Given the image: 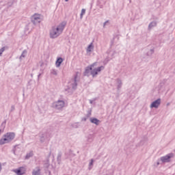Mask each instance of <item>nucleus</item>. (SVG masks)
I'll list each match as a JSON object with an SVG mask.
<instances>
[{"label":"nucleus","instance_id":"b1692460","mask_svg":"<svg viewBox=\"0 0 175 175\" xmlns=\"http://www.w3.org/2000/svg\"><path fill=\"white\" fill-rule=\"evenodd\" d=\"M114 54H116V52L114 51H111L109 52V55H111V57H114Z\"/></svg>","mask_w":175,"mask_h":175},{"label":"nucleus","instance_id":"412c9836","mask_svg":"<svg viewBox=\"0 0 175 175\" xmlns=\"http://www.w3.org/2000/svg\"><path fill=\"white\" fill-rule=\"evenodd\" d=\"M94 140V136L92 135H88V141L92 142Z\"/></svg>","mask_w":175,"mask_h":175},{"label":"nucleus","instance_id":"4be33fe9","mask_svg":"<svg viewBox=\"0 0 175 175\" xmlns=\"http://www.w3.org/2000/svg\"><path fill=\"white\" fill-rule=\"evenodd\" d=\"M33 155V153L32 152H30L26 155V159H29V158H31V157H32Z\"/></svg>","mask_w":175,"mask_h":175},{"label":"nucleus","instance_id":"2f4dec72","mask_svg":"<svg viewBox=\"0 0 175 175\" xmlns=\"http://www.w3.org/2000/svg\"><path fill=\"white\" fill-rule=\"evenodd\" d=\"M12 109L14 110V106H12Z\"/></svg>","mask_w":175,"mask_h":175},{"label":"nucleus","instance_id":"0eeeda50","mask_svg":"<svg viewBox=\"0 0 175 175\" xmlns=\"http://www.w3.org/2000/svg\"><path fill=\"white\" fill-rule=\"evenodd\" d=\"M52 106L57 110H61V109H64V107H65V101L63 100H58L57 101L54 102L52 104Z\"/></svg>","mask_w":175,"mask_h":175},{"label":"nucleus","instance_id":"9d476101","mask_svg":"<svg viewBox=\"0 0 175 175\" xmlns=\"http://www.w3.org/2000/svg\"><path fill=\"white\" fill-rule=\"evenodd\" d=\"M13 172L17 175L25 174V168L24 167H21L18 169L13 170Z\"/></svg>","mask_w":175,"mask_h":175},{"label":"nucleus","instance_id":"f8f14e48","mask_svg":"<svg viewBox=\"0 0 175 175\" xmlns=\"http://www.w3.org/2000/svg\"><path fill=\"white\" fill-rule=\"evenodd\" d=\"M115 85L118 91H120L122 87V81L120 79H117L115 81Z\"/></svg>","mask_w":175,"mask_h":175},{"label":"nucleus","instance_id":"aec40b11","mask_svg":"<svg viewBox=\"0 0 175 175\" xmlns=\"http://www.w3.org/2000/svg\"><path fill=\"white\" fill-rule=\"evenodd\" d=\"M84 14H85V9L83 8V9L81 10V14H80V18H81V20H82L83 16H84Z\"/></svg>","mask_w":175,"mask_h":175},{"label":"nucleus","instance_id":"c9c22d12","mask_svg":"<svg viewBox=\"0 0 175 175\" xmlns=\"http://www.w3.org/2000/svg\"><path fill=\"white\" fill-rule=\"evenodd\" d=\"M41 142H43V139H41Z\"/></svg>","mask_w":175,"mask_h":175},{"label":"nucleus","instance_id":"7c9ffc66","mask_svg":"<svg viewBox=\"0 0 175 175\" xmlns=\"http://www.w3.org/2000/svg\"><path fill=\"white\" fill-rule=\"evenodd\" d=\"M1 170H2V165H1V164L0 163V172H1Z\"/></svg>","mask_w":175,"mask_h":175},{"label":"nucleus","instance_id":"c756f323","mask_svg":"<svg viewBox=\"0 0 175 175\" xmlns=\"http://www.w3.org/2000/svg\"><path fill=\"white\" fill-rule=\"evenodd\" d=\"M82 121H87V118H82Z\"/></svg>","mask_w":175,"mask_h":175},{"label":"nucleus","instance_id":"f257e3e1","mask_svg":"<svg viewBox=\"0 0 175 175\" xmlns=\"http://www.w3.org/2000/svg\"><path fill=\"white\" fill-rule=\"evenodd\" d=\"M66 27V21H63L57 25L53 26L49 30V38L51 39H57L64 32Z\"/></svg>","mask_w":175,"mask_h":175},{"label":"nucleus","instance_id":"f3484780","mask_svg":"<svg viewBox=\"0 0 175 175\" xmlns=\"http://www.w3.org/2000/svg\"><path fill=\"white\" fill-rule=\"evenodd\" d=\"M51 75H53V76H57L58 75V70L57 69L53 68L51 70Z\"/></svg>","mask_w":175,"mask_h":175},{"label":"nucleus","instance_id":"a878e982","mask_svg":"<svg viewBox=\"0 0 175 175\" xmlns=\"http://www.w3.org/2000/svg\"><path fill=\"white\" fill-rule=\"evenodd\" d=\"M96 99H93V100H89V102L91 105H92V103H94V102H95Z\"/></svg>","mask_w":175,"mask_h":175},{"label":"nucleus","instance_id":"1a4fd4ad","mask_svg":"<svg viewBox=\"0 0 175 175\" xmlns=\"http://www.w3.org/2000/svg\"><path fill=\"white\" fill-rule=\"evenodd\" d=\"M92 64L90 66H88L85 68V72L83 73L84 76H87L88 77H90L91 76V72H92Z\"/></svg>","mask_w":175,"mask_h":175},{"label":"nucleus","instance_id":"473e14b6","mask_svg":"<svg viewBox=\"0 0 175 175\" xmlns=\"http://www.w3.org/2000/svg\"><path fill=\"white\" fill-rule=\"evenodd\" d=\"M160 165V163L159 162H157V165Z\"/></svg>","mask_w":175,"mask_h":175},{"label":"nucleus","instance_id":"f03ea898","mask_svg":"<svg viewBox=\"0 0 175 175\" xmlns=\"http://www.w3.org/2000/svg\"><path fill=\"white\" fill-rule=\"evenodd\" d=\"M80 80V73L77 72L73 79L68 83L67 88L65 89L68 92H73L77 88V82Z\"/></svg>","mask_w":175,"mask_h":175},{"label":"nucleus","instance_id":"39448f33","mask_svg":"<svg viewBox=\"0 0 175 175\" xmlns=\"http://www.w3.org/2000/svg\"><path fill=\"white\" fill-rule=\"evenodd\" d=\"M172 158H174V153L170 152L160 157V161L161 163H170Z\"/></svg>","mask_w":175,"mask_h":175},{"label":"nucleus","instance_id":"4468645a","mask_svg":"<svg viewBox=\"0 0 175 175\" xmlns=\"http://www.w3.org/2000/svg\"><path fill=\"white\" fill-rule=\"evenodd\" d=\"M90 122H92V124H95V125H99V122H100V120L95 118H91Z\"/></svg>","mask_w":175,"mask_h":175},{"label":"nucleus","instance_id":"dca6fc26","mask_svg":"<svg viewBox=\"0 0 175 175\" xmlns=\"http://www.w3.org/2000/svg\"><path fill=\"white\" fill-rule=\"evenodd\" d=\"M154 27H157V21L151 22L148 25V29H152Z\"/></svg>","mask_w":175,"mask_h":175},{"label":"nucleus","instance_id":"5701e85b","mask_svg":"<svg viewBox=\"0 0 175 175\" xmlns=\"http://www.w3.org/2000/svg\"><path fill=\"white\" fill-rule=\"evenodd\" d=\"M5 49V46H3L1 49H0V57H2V54H3Z\"/></svg>","mask_w":175,"mask_h":175},{"label":"nucleus","instance_id":"bb28decb","mask_svg":"<svg viewBox=\"0 0 175 175\" xmlns=\"http://www.w3.org/2000/svg\"><path fill=\"white\" fill-rule=\"evenodd\" d=\"M109 23V21H105L104 23H103V27L105 28V27H106L107 24Z\"/></svg>","mask_w":175,"mask_h":175},{"label":"nucleus","instance_id":"ddd939ff","mask_svg":"<svg viewBox=\"0 0 175 175\" xmlns=\"http://www.w3.org/2000/svg\"><path fill=\"white\" fill-rule=\"evenodd\" d=\"M64 58L61 57H57L55 64L56 68H59V66H61V64H62V62H64Z\"/></svg>","mask_w":175,"mask_h":175},{"label":"nucleus","instance_id":"c85d7f7f","mask_svg":"<svg viewBox=\"0 0 175 175\" xmlns=\"http://www.w3.org/2000/svg\"><path fill=\"white\" fill-rule=\"evenodd\" d=\"M78 126H77V123H75L73 124V128H77Z\"/></svg>","mask_w":175,"mask_h":175},{"label":"nucleus","instance_id":"20e7f679","mask_svg":"<svg viewBox=\"0 0 175 175\" xmlns=\"http://www.w3.org/2000/svg\"><path fill=\"white\" fill-rule=\"evenodd\" d=\"M92 71H91V76L92 77H97L98 75H100L102 70H105V67L103 66H98V62H94L92 64Z\"/></svg>","mask_w":175,"mask_h":175},{"label":"nucleus","instance_id":"6ab92c4d","mask_svg":"<svg viewBox=\"0 0 175 175\" xmlns=\"http://www.w3.org/2000/svg\"><path fill=\"white\" fill-rule=\"evenodd\" d=\"M25 55H27V50H24L20 57V59L22 58H25Z\"/></svg>","mask_w":175,"mask_h":175},{"label":"nucleus","instance_id":"72a5a7b5","mask_svg":"<svg viewBox=\"0 0 175 175\" xmlns=\"http://www.w3.org/2000/svg\"><path fill=\"white\" fill-rule=\"evenodd\" d=\"M69 0H65V2H68Z\"/></svg>","mask_w":175,"mask_h":175},{"label":"nucleus","instance_id":"f704fd0d","mask_svg":"<svg viewBox=\"0 0 175 175\" xmlns=\"http://www.w3.org/2000/svg\"><path fill=\"white\" fill-rule=\"evenodd\" d=\"M39 77H40V74L38 75V79H39Z\"/></svg>","mask_w":175,"mask_h":175},{"label":"nucleus","instance_id":"a211bd4d","mask_svg":"<svg viewBox=\"0 0 175 175\" xmlns=\"http://www.w3.org/2000/svg\"><path fill=\"white\" fill-rule=\"evenodd\" d=\"M94 167V159H92L89 163V170H91Z\"/></svg>","mask_w":175,"mask_h":175},{"label":"nucleus","instance_id":"9b49d317","mask_svg":"<svg viewBox=\"0 0 175 175\" xmlns=\"http://www.w3.org/2000/svg\"><path fill=\"white\" fill-rule=\"evenodd\" d=\"M94 42H91L86 49V53L88 55H91V53L94 51Z\"/></svg>","mask_w":175,"mask_h":175},{"label":"nucleus","instance_id":"7ed1b4c3","mask_svg":"<svg viewBox=\"0 0 175 175\" xmlns=\"http://www.w3.org/2000/svg\"><path fill=\"white\" fill-rule=\"evenodd\" d=\"M16 138V133L14 132H8L4 134L0 139V145L3 146V144H9L12 143Z\"/></svg>","mask_w":175,"mask_h":175},{"label":"nucleus","instance_id":"393cba45","mask_svg":"<svg viewBox=\"0 0 175 175\" xmlns=\"http://www.w3.org/2000/svg\"><path fill=\"white\" fill-rule=\"evenodd\" d=\"M62 157V155L61 154H59L58 155H57V161H59V162H61V157Z\"/></svg>","mask_w":175,"mask_h":175},{"label":"nucleus","instance_id":"6e6552de","mask_svg":"<svg viewBox=\"0 0 175 175\" xmlns=\"http://www.w3.org/2000/svg\"><path fill=\"white\" fill-rule=\"evenodd\" d=\"M161 106V98H158L154 101L152 102L150 105V109H158Z\"/></svg>","mask_w":175,"mask_h":175},{"label":"nucleus","instance_id":"423d86ee","mask_svg":"<svg viewBox=\"0 0 175 175\" xmlns=\"http://www.w3.org/2000/svg\"><path fill=\"white\" fill-rule=\"evenodd\" d=\"M42 21H43V16H42V14L36 13L31 16V22L33 24H40V23H42Z\"/></svg>","mask_w":175,"mask_h":175},{"label":"nucleus","instance_id":"2eb2a0df","mask_svg":"<svg viewBox=\"0 0 175 175\" xmlns=\"http://www.w3.org/2000/svg\"><path fill=\"white\" fill-rule=\"evenodd\" d=\"M32 175H40V168H35L32 172Z\"/></svg>","mask_w":175,"mask_h":175},{"label":"nucleus","instance_id":"cd10ccee","mask_svg":"<svg viewBox=\"0 0 175 175\" xmlns=\"http://www.w3.org/2000/svg\"><path fill=\"white\" fill-rule=\"evenodd\" d=\"M153 53H154V50L150 49V51H149V54H150V55H151Z\"/></svg>","mask_w":175,"mask_h":175}]
</instances>
